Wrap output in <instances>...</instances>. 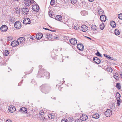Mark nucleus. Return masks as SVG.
Segmentation results:
<instances>
[{
	"label": "nucleus",
	"mask_w": 122,
	"mask_h": 122,
	"mask_svg": "<svg viewBox=\"0 0 122 122\" xmlns=\"http://www.w3.org/2000/svg\"><path fill=\"white\" fill-rule=\"evenodd\" d=\"M39 118L43 120V121L46 122V119L45 117H44L45 115L44 111L42 110L40 111L39 112Z\"/></svg>",
	"instance_id": "obj_1"
},
{
	"label": "nucleus",
	"mask_w": 122,
	"mask_h": 122,
	"mask_svg": "<svg viewBox=\"0 0 122 122\" xmlns=\"http://www.w3.org/2000/svg\"><path fill=\"white\" fill-rule=\"evenodd\" d=\"M14 26L16 28L18 29H20L21 27V24L19 21L15 22L14 24Z\"/></svg>",
	"instance_id": "obj_2"
},
{
	"label": "nucleus",
	"mask_w": 122,
	"mask_h": 122,
	"mask_svg": "<svg viewBox=\"0 0 122 122\" xmlns=\"http://www.w3.org/2000/svg\"><path fill=\"white\" fill-rule=\"evenodd\" d=\"M112 114L111 110L110 109H108L104 113V114L107 117H109Z\"/></svg>",
	"instance_id": "obj_3"
},
{
	"label": "nucleus",
	"mask_w": 122,
	"mask_h": 122,
	"mask_svg": "<svg viewBox=\"0 0 122 122\" xmlns=\"http://www.w3.org/2000/svg\"><path fill=\"white\" fill-rule=\"evenodd\" d=\"M29 10V8L26 7H24L22 9V11L23 13L27 15Z\"/></svg>",
	"instance_id": "obj_4"
},
{
	"label": "nucleus",
	"mask_w": 122,
	"mask_h": 122,
	"mask_svg": "<svg viewBox=\"0 0 122 122\" xmlns=\"http://www.w3.org/2000/svg\"><path fill=\"white\" fill-rule=\"evenodd\" d=\"M8 110L10 112L13 113L15 111L16 108L13 106H10L9 107Z\"/></svg>",
	"instance_id": "obj_5"
},
{
	"label": "nucleus",
	"mask_w": 122,
	"mask_h": 122,
	"mask_svg": "<svg viewBox=\"0 0 122 122\" xmlns=\"http://www.w3.org/2000/svg\"><path fill=\"white\" fill-rule=\"evenodd\" d=\"M69 41L70 43L73 45H75L77 43V40L75 38H73L70 39Z\"/></svg>",
	"instance_id": "obj_6"
},
{
	"label": "nucleus",
	"mask_w": 122,
	"mask_h": 122,
	"mask_svg": "<svg viewBox=\"0 0 122 122\" xmlns=\"http://www.w3.org/2000/svg\"><path fill=\"white\" fill-rule=\"evenodd\" d=\"M39 7L38 6L34 5L32 6L33 10L35 12H38L39 10Z\"/></svg>",
	"instance_id": "obj_7"
},
{
	"label": "nucleus",
	"mask_w": 122,
	"mask_h": 122,
	"mask_svg": "<svg viewBox=\"0 0 122 122\" xmlns=\"http://www.w3.org/2000/svg\"><path fill=\"white\" fill-rule=\"evenodd\" d=\"M20 44H22L25 42V39L23 37H20L17 40Z\"/></svg>",
	"instance_id": "obj_8"
},
{
	"label": "nucleus",
	"mask_w": 122,
	"mask_h": 122,
	"mask_svg": "<svg viewBox=\"0 0 122 122\" xmlns=\"http://www.w3.org/2000/svg\"><path fill=\"white\" fill-rule=\"evenodd\" d=\"M19 44V43L18 40L14 41L11 42V45L13 47H15L18 46Z\"/></svg>",
	"instance_id": "obj_9"
},
{
	"label": "nucleus",
	"mask_w": 122,
	"mask_h": 122,
	"mask_svg": "<svg viewBox=\"0 0 122 122\" xmlns=\"http://www.w3.org/2000/svg\"><path fill=\"white\" fill-rule=\"evenodd\" d=\"M8 27L6 25L2 26L0 28V29L2 32H5L7 30Z\"/></svg>",
	"instance_id": "obj_10"
},
{
	"label": "nucleus",
	"mask_w": 122,
	"mask_h": 122,
	"mask_svg": "<svg viewBox=\"0 0 122 122\" xmlns=\"http://www.w3.org/2000/svg\"><path fill=\"white\" fill-rule=\"evenodd\" d=\"M30 23V19L28 18H26L23 20V23L24 24H27Z\"/></svg>",
	"instance_id": "obj_11"
},
{
	"label": "nucleus",
	"mask_w": 122,
	"mask_h": 122,
	"mask_svg": "<svg viewBox=\"0 0 122 122\" xmlns=\"http://www.w3.org/2000/svg\"><path fill=\"white\" fill-rule=\"evenodd\" d=\"M81 119L82 121H86L88 119V116L86 115L83 114L81 117Z\"/></svg>",
	"instance_id": "obj_12"
},
{
	"label": "nucleus",
	"mask_w": 122,
	"mask_h": 122,
	"mask_svg": "<svg viewBox=\"0 0 122 122\" xmlns=\"http://www.w3.org/2000/svg\"><path fill=\"white\" fill-rule=\"evenodd\" d=\"M88 27L87 26L83 25L81 27V30L83 32H85L87 30Z\"/></svg>",
	"instance_id": "obj_13"
},
{
	"label": "nucleus",
	"mask_w": 122,
	"mask_h": 122,
	"mask_svg": "<svg viewBox=\"0 0 122 122\" xmlns=\"http://www.w3.org/2000/svg\"><path fill=\"white\" fill-rule=\"evenodd\" d=\"M84 47V46L82 44H77V47L78 49L80 50H82L83 49Z\"/></svg>",
	"instance_id": "obj_14"
},
{
	"label": "nucleus",
	"mask_w": 122,
	"mask_h": 122,
	"mask_svg": "<svg viewBox=\"0 0 122 122\" xmlns=\"http://www.w3.org/2000/svg\"><path fill=\"white\" fill-rule=\"evenodd\" d=\"M100 18L101 21L102 22H105L106 20V17L104 15H102L100 17Z\"/></svg>",
	"instance_id": "obj_15"
},
{
	"label": "nucleus",
	"mask_w": 122,
	"mask_h": 122,
	"mask_svg": "<svg viewBox=\"0 0 122 122\" xmlns=\"http://www.w3.org/2000/svg\"><path fill=\"white\" fill-rule=\"evenodd\" d=\"M24 3L26 5H31V1L30 0H24Z\"/></svg>",
	"instance_id": "obj_16"
},
{
	"label": "nucleus",
	"mask_w": 122,
	"mask_h": 122,
	"mask_svg": "<svg viewBox=\"0 0 122 122\" xmlns=\"http://www.w3.org/2000/svg\"><path fill=\"white\" fill-rule=\"evenodd\" d=\"M93 60L97 64H99L101 61L99 59L96 57H94Z\"/></svg>",
	"instance_id": "obj_17"
},
{
	"label": "nucleus",
	"mask_w": 122,
	"mask_h": 122,
	"mask_svg": "<svg viewBox=\"0 0 122 122\" xmlns=\"http://www.w3.org/2000/svg\"><path fill=\"white\" fill-rule=\"evenodd\" d=\"M43 37V35L42 33H40L39 34H36V38L37 40L40 39L42 38Z\"/></svg>",
	"instance_id": "obj_18"
},
{
	"label": "nucleus",
	"mask_w": 122,
	"mask_h": 122,
	"mask_svg": "<svg viewBox=\"0 0 122 122\" xmlns=\"http://www.w3.org/2000/svg\"><path fill=\"white\" fill-rule=\"evenodd\" d=\"M19 111L20 112H22V113H26L27 112V110L26 108L25 107H22L20 108Z\"/></svg>",
	"instance_id": "obj_19"
},
{
	"label": "nucleus",
	"mask_w": 122,
	"mask_h": 122,
	"mask_svg": "<svg viewBox=\"0 0 122 122\" xmlns=\"http://www.w3.org/2000/svg\"><path fill=\"white\" fill-rule=\"evenodd\" d=\"M55 19L56 20L58 21L62 22V17L60 15H57L55 18Z\"/></svg>",
	"instance_id": "obj_20"
},
{
	"label": "nucleus",
	"mask_w": 122,
	"mask_h": 122,
	"mask_svg": "<svg viewBox=\"0 0 122 122\" xmlns=\"http://www.w3.org/2000/svg\"><path fill=\"white\" fill-rule=\"evenodd\" d=\"M48 116L50 119H54L55 117V116L53 114H50L48 115Z\"/></svg>",
	"instance_id": "obj_21"
},
{
	"label": "nucleus",
	"mask_w": 122,
	"mask_h": 122,
	"mask_svg": "<svg viewBox=\"0 0 122 122\" xmlns=\"http://www.w3.org/2000/svg\"><path fill=\"white\" fill-rule=\"evenodd\" d=\"M114 78L116 80H118L119 78V76L117 73H115L114 75Z\"/></svg>",
	"instance_id": "obj_22"
},
{
	"label": "nucleus",
	"mask_w": 122,
	"mask_h": 122,
	"mask_svg": "<svg viewBox=\"0 0 122 122\" xmlns=\"http://www.w3.org/2000/svg\"><path fill=\"white\" fill-rule=\"evenodd\" d=\"M45 37L46 39H48L50 38H51V34L47 33L46 34L45 36Z\"/></svg>",
	"instance_id": "obj_23"
},
{
	"label": "nucleus",
	"mask_w": 122,
	"mask_h": 122,
	"mask_svg": "<svg viewBox=\"0 0 122 122\" xmlns=\"http://www.w3.org/2000/svg\"><path fill=\"white\" fill-rule=\"evenodd\" d=\"M110 25L112 27H114L116 26V24L114 21L111 22L110 23Z\"/></svg>",
	"instance_id": "obj_24"
},
{
	"label": "nucleus",
	"mask_w": 122,
	"mask_h": 122,
	"mask_svg": "<svg viewBox=\"0 0 122 122\" xmlns=\"http://www.w3.org/2000/svg\"><path fill=\"white\" fill-rule=\"evenodd\" d=\"M107 71L112 73L113 71V69L111 68V67H108L107 68Z\"/></svg>",
	"instance_id": "obj_25"
},
{
	"label": "nucleus",
	"mask_w": 122,
	"mask_h": 122,
	"mask_svg": "<svg viewBox=\"0 0 122 122\" xmlns=\"http://www.w3.org/2000/svg\"><path fill=\"white\" fill-rule=\"evenodd\" d=\"M9 53V51L7 50H5V51L4 53L3 54L4 56H7Z\"/></svg>",
	"instance_id": "obj_26"
},
{
	"label": "nucleus",
	"mask_w": 122,
	"mask_h": 122,
	"mask_svg": "<svg viewBox=\"0 0 122 122\" xmlns=\"http://www.w3.org/2000/svg\"><path fill=\"white\" fill-rule=\"evenodd\" d=\"M81 14L83 16H84L87 15V12L85 11H81Z\"/></svg>",
	"instance_id": "obj_27"
},
{
	"label": "nucleus",
	"mask_w": 122,
	"mask_h": 122,
	"mask_svg": "<svg viewBox=\"0 0 122 122\" xmlns=\"http://www.w3.org/2000/svg\"><path fill=\"white\" fill-rule=\"evenodd\" d=\"M116 98L117 99L119 100L120 97V95L118 92L116 93Z\"/></svg>",
	"instance_id": "obj_28"
},
{
	"label": "nucleus",
	"mask_w": 122,
	"mask_h": 122,
	"mask_svg": "<svg viewBox=\"0 0 122 122\" xmlns=\"http://www.w3.org/2000/svg\"><path fill=\"white\" fill-rule=\"evenodd\" d=\"M93 117L95 119H98L99 117V115L97 114H96L93 116Z\"/></svg>",
	"instance_id": "obj_29"
},
{
	"label": "nucleus",
	"mask_w": 122,
	"mask_h": 122,
	"mask_svg": "<svg viewBox=\"0 0 122 122\" xmlns=\"http://www.w3.org/2000/svg\"><path fill=\"white\" fill-rule=\"evenodd\" d=\"M74 27V28L76 30H78L79 28V26L77 24L75 25Z\"/></svg>",
	"instance_id": "obj_30"
},
{
	"label": "nucleus",
	"mask_w": 122,
	"mask_h": 122,
	"mask_svg": "<svg viewBox=\"0 0 122 122\" xmlns=\"http://www.w3.org/2000/svg\"><path fill=\"white\" fill-rule=\"evenodd\" d=\"M100 28L101 30H103L104 27V25L103 23H102L100 25Z\"/></svg>",
	"instance_id": "obj_31"
},
{
	"label": "nucleus",
	"mask_w": 122,
	"mask_h": 122,
	"mask_svg": "<svg viewBox=\"0 0 122 122\" xmlns=\"http://www.w3.org/2000/svg\"><path fill=\"white\" fill-rule=\"evenodd\" d=\"M56 35L54 34H51V37L52 38L53 37L54 38V39H55L56 38H57V37H56Z\"/></svg>",
	"instance_id": "obj_32"
},
{
	"label": "nucleus",
	"mask_w": 122,
	"mask_h": 122,
	"mask_svg": "<svg viewBox=\"0 0 122 122\" xmlns=\"http://www.w3.org/2000/svg\"><path fill=\"white\" fill-rule=\"evenodd\" d=\"M91 28L93 30H95L97 28V27L96 25H94L92 26Z\"/></svg>",
	"instance_id": "obj_33"
},
{
	"label": "nucleus",
	"mask_w": 122,
	"mask_h": 122,
	"mask_svg": "<svg viewBox=\"0 0 122 122\" xmlns=\"http://www.w3.org/2000/svg\"><path fill=\"white\" fill-rule=\"evenodd\" d=\"M115 34L117 35H118L120 34L119 31L117 30H115Z\"/></svg>",
	"instance_id": "obj_34"
},
{
	"label": "nucleus",
	"mask_w": 122,
	"mask_h": 122,
	"mask_svg": "<svg viewBox=\"0 0 122 122\" xmlns=\"http://www.w3.org/2000/svg\"><path fill=\"white\" fill-rule=\"evenodd\" d=\"M118 18L120 19H122V14H120L118 15Z\"/></svg>",
	"instance_id": "obj_35"
},
{
	"label": "nucleus",
	"mask_w": 122,
	"mask_h": 122,
	"mask_svg": "<svg viewBox=\"0 0 122 122\" xmlns=\"http://www.w3.org/2000/svg\"><path fill=\"white\" fill-rule=\"evenodd\" d=\"M55 1L54 0H52L50 2V5H53L54 4Z\"/></svg>",
	"instance_id": "obj_36"
},
{
	"label": "nucleus",
	"mask_w": 122,
	"mask_h": 122,
	"mask_svg": "<svg viewBox=\"0 0 122 122\" xmlns=\"http://www.w3.org/2000/svg\"><path fill=\"white\" fill-rule=\"evenodd\" d=\"M96 54L98 56L100 57H101L102 56L101 54L98 51H97V53H96Z\"/></svg>",
	"instance_id": "obj_37"
},
{
	"label": "nucleus",
	"mask_w": 122,
	"mask_h": 122,
	"mask_svg": "<svg viewBox=\"0 0 122 122\" xmlns=\"http://www.w3.org/2000/svg\"><path fill=\"white\" fill-rule=\"evenodd\" d=\"M103 11L102 10L100 9L98 11V13L99 14H102L103 13Z\"/></svg>",
	"instance_id": "obj_38"
},
{
	"label": "nucleus",
	"mask_w": 122,
	"mask_h": 122,
	"mask_svg": "<svg viewBox=\"0 0 122 122\" xmlns=\"http://www.w3.org/2000/svg\"><path fill=\"white\" fill-rule=\"evenodd\" d=\"M13 18H10L9 19V22H14V21L13 20Z\"/></svg>",
	"instance_id": "obj_39"
},
{
	"label": "nucleus",
	"mask_w": 122,
	"mask_h": 122,
	"mask_svg": "<svg viewBox=\"0 0 122 122\" xmlns=\"http://www.w3.org/2000/svg\"><path fill=\"white\" fill-rule=\"evenodd\" d=\"M75 122H82V121L81 119H76L75 120Z\"/></svg>",
	"instance_id": "obj_40"
},
{
	"label": "nucleus",
	"mask_w": 122,
	"mask_h": 122,
	"mask_svg": "<svg viewBox=\"0 0 122 122\" xmlns=\"http://www.w3.org/2000/svg\"><path fill=\"white\" fill-rule=\"evenodd\" d=\"M71 1L72 4H75L76 3L77 1V0H71Z\"/></svg>",
	"instance_id": "obj_41"
},
{
	"label": "nucleus",
	"mask_w": 122,
	"mask_h": 122,
	"mask_svg": "<svg viewBox=\"0 0 122 122\" xmlns=\"http://www.w3.org/2000/svg\"><path fill=\"white\" fill-rule=\"evenodd\" d=\"M116 86L117 88H118L119 89H120V86L119 83H117L116 84Z\"/></svg>",
	"instance_id": "obj_42"
},
{
	"label": "nucleus",
	"mask_w": 122,
	"mask_h": 122,
	"mask_svg": "<svg viewBox=\"0 0 122 122\" xmlns=\"http://www.w3.org/2000/svg\"><path fill=\"white\" fill-rule=\"evenodd\" d=\"M61 122H68L67 119H64L61 120Z\"/></svg>",
	"instance_id": "obj_43"
},
{
	"label": "nucleus",
	"mask_w": 122,
	"mask_h": 122,
	"mask_svg": "<svg viewBox=\"0 0 122 122\" xmlns=\"http://www.w3.org/2000/svg\"><path fill=\"white\" fill-rule=\"evenodd\" d=\"M56 2L58 4L60 3H62V0H56Z\"/></svg>",
	"instance_id": "obj_44"
},
{
	"label": "nucleus",
	"mask_w": 122,
	"mask_h": 122,
	"mask_svg": "<svg viewBox=\"0 0 122 122\" xmlns=\"http://www.w3.org/2000/svg\"><path fill=\"white\" fill-rule=\"evenodd\" d=\"M67 2V0H62V3H66Z\"/></svg>",
	"instance_id": "obj_45"
},
{
	"label": "nucleus",
	"mask_w": 122,
	"mask_h": 122,
	"mask_svg": "<svg viewBox=\"0 0 122 122\" xmlns=\"http://www.w3.org/2000/svg\"><path fill=\"white\" fill-rule=\"evenodd\" d=\"M49 15L50 17H51L52 15V14L51 11H50L49 13Z\"/></svg>",
	"instance_id": "obj_46"
},
{
	"label": "nucleus",
	"mask_w": 122,
	"mask_h": 122,
	"mask_svg": "<svg viewBox=\"0 0 122 122\" xmlns=\"http://www.w3.org/2000/svg\"><path fill=\"white\" fill-rule=\"evenodd\" d=\"M46 77H48L49 78V73L48 72H46Z\"/></svg>",
	"instance_id": "obj_47"
},
{
	"label": "nucleus",
	"mask_w": 122,
	"mask_h": 122,
	"mask_svg": "<svg viewBox=\"0 0 122 122\" xmlns=\"http://www.w3.org/2000/svg\"><path fill=\"white\" fill-rule=\"evenodd\" d=\"M104 55L105 57L107 58H108L109 56V55H108L105 54H104Z\"/></svg>",
	"instance_id": "obj_48"
},
{
	"label": "nucleus",
	"mask_w": 122,
	"mask_h": 122,
	"mask_svg": "<svg viewBox=\"0 0 122 122\" xmlns=\"http://www.w3.org/2000/svg\"><path fill=\"white\" fill-rule=\"evenodd\" d=\"M6 122H13L12 121L10 120H6Z\"/></svg>",
	"instance_id": "obj_49"
},
{
	"label": "nucleus",
	"mask_w": 122,
	"mask_h": 122,
	"mask_svg": "<svg viewBox=\"0 0 122 122\" xmlns=\"http://www.w3.org/2000/svg\"><path fill=\"white\" fill-rule=\"evenodd\" d=\"M118 101H117V104L119 106L120 105V101H119V100H117Z\"/></svg>",
	"instance_id": "obj_50"
},
{
	"label": "nucleus",
	"mask_w": 122,
	"mask_h": 122,
	"mask_svg": "<svg viewBox=\"0 0 122 122\" xmlns=\"http://www.w3.org/2000/svg\"><path fill=\"white\" fill-rule=\"evenodd\" d=\"M43 29H45V30H50L49 29H48V28H43Z\"/></svg>",
	"instance_id": "obj_51"
},
{
	"label": "nucleus",
	"mask_w": 122,
	"mask_h": 122,
	"mask_svg": "<svg viewBox=\"0 0 122 122\" xmlns=\"http://www.w3.org/2000/svg\"><path fill=\"white\" fill-rule=\"evenodd\" d=\"M94 0H88L89 1L91 2H92Z\"/></svg>",
	"instance_id": "obj_52"
},
{
	"label": "nucleus",
	"mask_w": 122,
	"mask_h": 122,
	"mask_svg": "<svg viewBox=\"0 0 122 122\" xmlns=\"http://www.w3.org/2000/svg\"><path fill=\"white\" fill-rule=\"evenodd\" d=\"M31 1V3L32 2L33 3H34V2H35V1L33 0H30Z\"/></svg>",
	"instance_id": "obj_53"
},
{
	"label": "nucleus",
	"mask_w": 122,
	"mask_h": 122,
	"mask_svg": "<svg viewBox=\"0 0 122 122\" xmlns=\"http://www.w3.org/2000/svg\"><path fill=\"white\" fill-rule=\"evenodd\" d=\"M108 58H109V59H112V57H110V56H109V57H108Z\"/></svg>",
	"instance_id": "obj_54"
},
{
	"label": "nucleus",
	"mask_w": 122,
	"mask_h": 122,
	"mask_svg": "<svg viewBox=\"0 0 122 122\" xmlns=\"http://www.w3.org/2000/svg\"><path fill=\"white\" fill-rule=\"evenodd\" d=\"M39 66L40 68H41L42 67V66L41 65H39Z\"/></svg>",
	"instance_id": "obj_55"
},
{
	"label": "nucleus",
	"mask_w": 122,
	"mask_h": 122,
	"mask_svg": "<svg viewBox=\"0 0 122 122\" xmlns=\"http://www.w3.org/2000/svg\"><path fill=\"white\" fill-rule=\"evenodd\" d=\"M30 39H32V40H34L33 37H32V36L31 37Z\"/></svg>",
	"instance_id": "obj_56"
},
{
	"label": "nucleus",
	"mask_w": 122,
	"mask_h": 122,
	"mask_svg": "<svg viewBox=\"0 0 122 122\" xmlns=\"http://www.w3.org/2000/svg\"><path fill=\"white\" fill-rule=\"evenodd\" d=\"M50 31H53V32H54V31H55V30H50Z\"/></svg>",
	"instance_id": "obj_57"
},
{
	"label": "nucleus",
	"mask_w": 122,
	"mask_h": 122,
	"mask_svg": "<svg viewBox=\"0 0 122 122\" xmlns=\"http://www.w3.org/2000/svg\"><path fill=\"white\" fill-rule=\"evenodd\" d=\"M87 38H88V39H90V40H91V38H89V37H87Z\"/></svg>",
	"instance_id": "obj_58"
},
{
	"label": "nucleus",
	"mask_w": 122,
	"mask_h": 122,
	"mask_svg": "<svg viewBox=\"0 0 122 122\" xmlns=\"http://www.w3.org/2000/svg\"><path fill=\"white\" fill-rule=\"evenodd\" d=\"M62 49L61 48H60V50L61 51L62 50Z\"/></svg>",
	"instance_id": "obj_59"
},
{
	"label": "nucleus",
	"mask_w": 122,
	"mask_h": 122,
	"mask_svg": "<svg viewBox=\"0 0 122 122\" xmlns=\"http://www.w3.org/2000/svg\"><path fill=\"white\" fill-rule=\"evenodd\" d=\"M114 107H115V106H114Z\"/></svg>",
	"instance_id": "obj_60"
}]
</instances>
